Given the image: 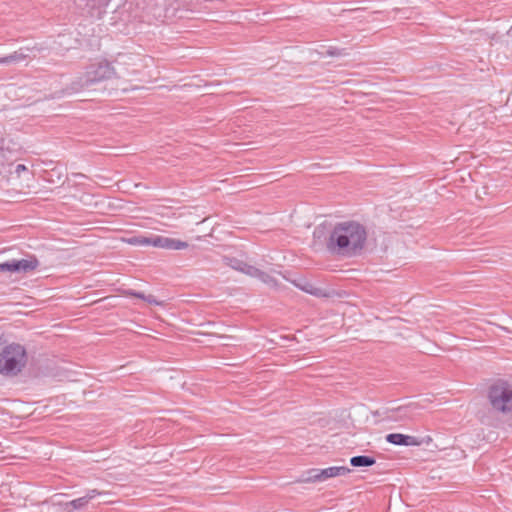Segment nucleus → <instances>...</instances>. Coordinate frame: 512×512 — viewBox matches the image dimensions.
I'll use <instances>...</instances> for the list:
<instances>
[{
  "label": "nucleus",
  "instance_id": "1",
  "mask_svg": "<svg viewBox=\"0 0 512 512\" xmlns=\"http://www.w3.org/2000/svg\"><path fill=\"white\" fill-rule=\"evenodd\" d=\"M366 239L367 232L362 224L345 221L334 226L327 239L326 247L334 255L352 257L361 252Z\"/></svg>",
  "mask_w": 512,
  "mask_h": 512
},
{
  "label": "nucleus",
  "instance_id": "2",
  "mask_svg": "<svg viewBox=\"0 0 512 512\" xmlns=\"http://www.w3.org/2000/svg\"><path fill=\"white\" fill-rule=\"evenodd\" d=\"M491 410L502 416H512V382L499 379L492 383L487 392Z\"/></svg>",
  "mask_w": 512,
  "mask_h": 512
},
{
  "label": "nucleus",
  "instance_id": "3",
  "mask_svg": "<svg viewBox=\"0 0 512 512\" xmlns=\"http://www.w3.org/2000/svg\"><path fill=\"white\" fill-rule=\"evenodd\" d=\"M26 351L20 344H11L0 353V373L17 375L26 364Z\"/></svg>",
  "mask_w": 512,
  "mask_h": 512
},
{
  "label": "nucleus",
  "instance_id": "4",
  "mask_svg": "<svg viewBox=\"0 0 512 512\" xmlns=\"http://www.w3.org/2000/svg\"><path fill=\"white\" fill-rule=\"evenodd\" d=\"M115 75L114 67L107 61L91 64L83 75L81 86L89 87L101 81L111 79Z\"/></svg>",
  "mask_w": 512,
  "mask_h": 512
},
{
  "label": "nucleus",
  "instance_id": "5",
  "mask_svg": "<svg viewBox=\"0 0 512 512\" xmlns=\"http://www.w3.org/2000/svg\"><path fill=\"white\" fill-rule=\"evenodd\" d=\"M101 494L102 492L98 491L97 489L88 490L84 496L65 503V510L67 512H72L73 510L85 509L91 500L95 499Z\"/></svg>",
  "mask_w": 512,
  "mask_h": 512
},
{
  "label": "nucleus",
  "instance_id": "6",
  "mask_svg": "<svg viewBox=\"0 0 512 512\" xmlns=\"http://www.w3.org/2000/svg\"><path fill=\"white\" fill-rule=\"evenodd\" d=\"M242 273L250 277L257 278L258 280L268 285L269 287L277 286V280L273 276L247 263H245V267L243 268Z\"/></svg>",
  "mask_w": 512,
  "mask_h": 512
},
{
  "label": "nucleus",
  "instance_id": "7",
  "mask_svg": "<svg viewBox=\"0 0 512 512\" xmlns=\"http://www.w3.org/2000/svg\"><path fill=\"white\" fill-rule=\"evenodd\" d=\"M386 441L398 446H415L419 445V441L414 436L404 435L401 433H390L386 436Z\"/></svg>",
  "mask_w": 512,
  "mask_h": 512
},
{
  "label": "nucleus",
  "instance_id": "8",
  "mask_svg": "<svg viewBox=\"0 0 512 512\" xmlns=\"http://www.w3.org/2000/svg\"><path fill=\"white\" fill-rule=\"evenodd\" d=\"M350 469L345 466H332L325 469H320L319 475L321 476V481L324 482L329 478L344 476L350 473Z\"/></svg>",
  "mask_w": 512,
  "mask_h": 512
},
{
  "label": "nucleus",
  "instance_id": "9",
  "mask_svg": "<svg viewBox=\"0 0 512 512\" xmlns=\"http://www.w3.org/2000/svg\"><path fill=\"white\" fill-rule=\"evenodd\" d=\"M189 247V244L185 241L174 239L166 236H162L160 248L167 250H184Z\"/></svg>",
  "mask_w": 512,
  "mask_h": 512
},
{
  "label": "nucleus",
  "instance_id": "10",
  "mask_svg": "<svg viewBox=\"0 0 512 512\" xmlns=\"http://www.w3.org/2000/svg\"><path fill=\"white\" fill-rule=\"evenodd\" d=\"M16 263H17V273H27V272L33 271L39 265V261L37 260V258L35 256H30L27 259H20V260L16 259Z\"/></svg>",
  "mask_w": 512,
  "mask_h": 512
},
{
  "label": "nucleus",
  "instance_id": "11",
  "mask_svg": "<svg viewBox=\"0 0 512 512\" xmlns=\"http://www.w3.org/2000/svg\"><path fill=\"white\" fill-rule=\"evenodd\" d=\"M26 58L27 54L24 52L23 49H20L18 51L11 53L10 55L0 57V64L10 65L14 63H19L21 61H24Z\"/></svg>",
  "mask_w": 512,
  "mask_h": 512
},
{
  "label": "nucleus",
  "instance_id": "12",
  "mask_svg": "<svg viewBox=\"0 0 512 512\" xmlns=\"http://www.w3.org/2000/svg\"><path fill=\"white\" fill-rule=\"evenodd\" d=\"M375 462V458L366 455H358L350 459V464L353 467H369L374 465Z\"/></svg>",
  "mask_w": 512,
  "mask_h": 512
},
{
  "label": "nucleus",
  "instance_id": "13",
  "mask_svg": "<svg viewBox=\"0 0 512 512\" xmlns=\"http://www.w3.org/2000/svg\"><path fill=\"white\" fill-rule=\"evenodd\" d=\"M224 260H225V264L227 266L231 267L232 269H234L236 271L243 272V268L245 267L244 261L239 260L237 258H229V257H226Z\"/></svg>",
  "mask_w": 512,
  "mask_h": 512
},
{
  "label": "nucleus",
  "instance_id": "14",
  "mask_svg": "<svg viewBox=\"0 0 512 512\" xmlns=\"http://www.w3.org/2000/svg\"><path fill=\"white\" fill-rule=\"evenodd\" d=\"M320 469H310L301 480L302 482H322L319 475Z\"/></svg>",
  "mask_w": 512,
  "mask_h": 512
},
{
  "label": "nucleus",
  "instance_id": "15",
  "mask_svg": "<svg viewBox=\"0 0 512 512\" xmlns=\"http://www.w3.org/2000/svg\"><path fill=\"white\" fill-rule=\"evenodd\" d=\"M0 272L17 273L16 259L0 263Z\"/></svg>",
  "mask_w": 512,
  "mask_h": 512
},
{
  "label": "nucleus",
  "instance_id": "16",
  "mask_svg": "<svg viewBox=\"0 0 512 512\" xmlns=\"http://www.w3.org/2000/svg\"><path fill=\"white\" fill-rule=\"evenodd\" d=\"M297 286L301 290H303L311 295H318L319 291H320L319 288L315 287L313 284H311L309 282H304L303 284H297Z\"/></svg>",
  "mask_w": 512,
  "mask_h": 512
},
{
  "label": "nucleus",
  "instance_id": "17",
  "mask_svg": "<svg viewBox=\"0 0 512 512\" xmlns=\"http://www.w3.org/2000/svg\"><path fill=\"white\" fill-rule=\"evenodd\" d=\"M6 151L4 149V140L0 138V174L3 172L5 168V162H6Z\"/></svg>",
  "mask_w": 512,
  "mask_h": 512
},
{
  "label": "nucleus",
  "instance_id": "18",
  "mask_svg": "<svg viewBox=\"0 0 512 512\" xmlns=\"http://www.w3.org/2000/svg\"><path fill=\"white\" fill-rule=\"evenodd\" d=\"M326 54L328 56H344V55H347V53L345 52V49H339L337 47H329L326 51Z\"/></svg>",
  "mask_w": 512,
  "mask_h": 512
},
{
  "label": "nucleus",
  "instance_id": "19",
  "mask_svg": "<svg viewBox=\"0 0 512 512\" xmlns=\"http://www.w3.org/2000/svg\"><path fill=\"white\" fill-rule=\"evenodd\" d=\"M162 240V235H151L150 236V246L160 248Z\"/></svg>",
  "mask_w": 512,
  "mask_h": 512
},
{
  "label": "nucleus",
  "instance_id": "20",
  "mask_svg": "<svg viewBox=\"0 0 512 512\" xmlns=\"http://www.w3.org/2000/svg\"><path fill=\"white\" fill-rule=\"evenodd\" d=\"M145 301L147 303H149V304H152V305H157V306L163 305L162 301L157 300V298L154 295H151V294L146 296Z\"/></svg>",
  "mask_w": 512,
  "mask_h": 512
},
{
  "label": "nucleus",
  "instance_id": "21",
  "mask_svg": "<svg viewBox=\"0 0 512 512\" xmlns=\"http://www.w3.org/2000/svg\"><path fill=\"white\" fill-rule=\"evenodd\" d=\"M128 294H129L130 296H133V297H136V298L142 299V300H144V301H145L146 296H147V295H145L143 292H138V291H133V290H130V291L128 292Z\"/></svg>",
  "mask_w": 512,
  "mask_h": 512
},
{
  "label": "nucleus",
  "instance_id": "22",
  "mask_svg": "<svg viewBox=\"0 0 512 512\" xmlns=\"http://www.w3.org/2000/svg\"><path fill=\"white\" fill-rule=\"evenodd\" d=\"M27 167L24 164H18L15 167V173L20 176L22 172L27 171Z\"/></svg>",
  "mask_w": 512,
  "mask_h": 512
},
{
  "label": "nucleus",
  "instance_id": "23",
  "mask_svg": "<svg viewBox=\"0 0 512 512\" xmlns=\"http://www.w3.org/2000/svg\"><path fill=\"white\" fill-rule=\"evenodd\" d=\"M139 245L141 246H150V236L149 237H139Z\"/></svg>",
  "mask_w": 512,
  "mask_h": 512
},
{
  "label": "nucleus",
  "instance_id": "24",
  "mask_svg": "<svg viewBox=\"0 0 512 512\" xmlns=\"http://www.w3.org/2000/svg\"><path fill=\"white\" fill-rule=\"evenodd\" d=\"M130 244L139 245V237H133L129 240Z\"/></svg>",
  "mask_w": 512,
  "mask_h": 512
}]
</instances>
